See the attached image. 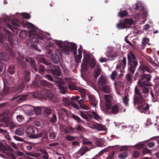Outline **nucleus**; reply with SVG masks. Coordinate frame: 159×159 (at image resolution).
Instances as JSON below:
<instances>
[{"instance_id": "nucleus-31", "label": "nucleus", "mask_w": 159, "mask_h": 159, "mask_svg": "<svg viewBox=\"0 0 159 159\" xmlns=\"http://www.w3.org/2000/svg\"><path fill=\"white\" fill-rule=\"evenodd\" d=\"M97 69L94 71V77L95 78H97L100 74L101 72V69L98 65H96Z\"/></svg>"}, {"instance_id": "nucleus-25", "label": "nucleus", "mask_w": 159, "mask_h": 159, "mask_svg": "<svg viewBox=\"0 0 159 159\" xmlns=\"http://www.w3.org/2000/svg\"><path fill=\"white\" fill-rule=\"evenodd\" d=\"M126 28H129L130 27L131 25L134 23V20L132 19L129 18L125 19L124 21Z\"/></svg>"}, {"instance_id": "nucleus-30", "label": "nucleus", "mask_w": 159, "mask_h": 159, "mask_svg": "<svg viewBox=\"0 0 159 159\" xmlns=\"http://www.w3.org/2000/svg\"><path fill=\"white\" fill-rule=\"evenodd\" d=\"M27 26L28 27L30 28V29H31L32 31H30L32 33V34H33V33L34 32L35 33V34H40V33H38L36 32L35 31V28L34 26V25L32 24L31 23L28 22L26 23Z\"/></svg>"}, {"instance_id": "nucleus-41", "label": "nucleus", "mask_w": 159, "mask_h": 159, "mask_svg": "<svg viewBox=\"0 0 159 159\" xmlns=\"http://www.w3.org/2000/svg\"><path fill=\"white\" fill-rule=\"evenodd\" d=\"M119 16L120 17H122L128 15V12L126 10H124L120 11L118 13Z\"/></svg>"}, {"instance_id": "nucleus-63", "label": "nucleus", "mask_w": 159, "mask_h": 159, "mask_svg": "<svg viewBox=\"0 0 159 159\" xmlns=\"http://www.w3.org/2000/svg\"><path fill=\"white\" fill-rule=\"evenodd\" d=\"M16 119L19 122H20L23 120L24 118L22 115H17L16 116Z\"/></svg>"}, {"instance_id": "nucleus-15", "label": "nucleus", "mask_w": 159, "mask_h": 159, "mask_svg": "<svg viewBox=\"0 0 159 159\" xmlns=\"http://www.w3.org/2000/svg\"><path fill=\"white\" fill-rule=\"evenodd\" d=\"M134 93V103L144 99L140 90L138 89L137 86H136L135 88Z\"/></svg>"}, {"instance_id": "nucleus-34", "label": "nucleus", "mask_w": 159, "mask_h": 159, "mask_svg": "<svg viewBox=\"0 0 159 159\" xmlns=\"http://www.w3.org/2000/svg\"><path fill=\"white\" fill-rule=\"evenodd\" d=\"M15 66L14 65H11L8 67V71L12 75L15 73Z\"/></svg>"}, {"instance_id": "nucleus-7", "label": "nucleus", "mask_w": 159, "mask_h": 159, "mask_svg": "<svg viewBox=\"0 0 159 159\" xmlns=\"http://www.w3.org/2000/svg\"><path fill=\"white\" fill-rule=\"evenodd\" d=\"M41 62L43 63L49 67V70L50 73L52 74L54 77L60 76L61 72L58 66L52 65L51 63L48 62L44 59L42 58L40 59Z\"/></svg>"}, {"instance_id": "nucleus-49", "label": "nucleus", "mask_w": 159, "mask_h": 159, "mask_svg": "<svg viewBox=\"0 0 159 159\" xmlns=\"http://www.w3.org/2000/svg\"><path fill=\"white\" fill-rule=\"evenodd\" d=\"M62 102L65 104V105L66 106H69L71 103V102L70 103L69 100L67 98H63L62 99Z\"/></svg>"}, {"instance_id": "nucleus-52", "label": "nucleus", "mask_w": 159, "mask_h": 159, "mask_svg": "<svg viewBox=\"0 0 159 159\" xmlns=\"http://www.w3.org/2000/svg\"><path fill=\"white\" fill-rule=\"evenodd\" d=\"M134 146L138 149H141L144 147V144L143 143H139L135 145Z\"/></svg>"}, {"instance_id": "nucleus-42", "label": "nucleus", "mask_w": 159, "mask_h": 159, "mask_svg": "<svg viewBox=\"0 0 159 159\" xmlns=\"http://www.w3.org/2000/svg\"><path fill=\"white\" fill-rule=\"evenodd\" d=\"M72 118L79 123H82L83 122L82 120H81L79 117L75 115H73Z\"/></svg>"}, {"instance_id": "nucleus-24", "label": "nucleus", "mask_w": 159, "mask_h": 159, "mask_svg": "<svg viewBox=\"0 0 159 159\" xmlns=\"http://www.w3.org/2000/svg\"><path fill=\"white\" fill-rule=\"evenodd\" d=\"M75 131L76 133H80L85 132V130L84 127L81 125H77L75 126Z\"/></svg>"}, {"instance_id": "nucleus-53", "label": "nucleus", "mask_w": 159, "mask_h": 159, "mask_svg": "<svg viewBox=\"0 0 159 159\" xmlns=\"http://www.w3.org/2000/svg\"><path fill=\"white\" fill-rule=\"evenodd\" d=\"M117 74V72L115 70L112 71L111 75V78L112 80H115Z\"/></svg>"}, {"instance_id": "nucleus-19", "label": "nucleus", "mask_w": 159, "mask_h": 159, "mask_svg": "<svg viewBox=\"0 0 159 159\" xmlns=\"http://www.w3.org/2000/svg\"><path fill=\"white\" fill-rule=\"evenodd\" d=\"M57 111L59 117H63L64 116H65L68 113V111L63 108L57 109Z\"/></svg>"}, {"instance_id": "nucleus-18", "label": "nucleus", "mask_w": 159, "mask_h": 159, "mask_svg": "<svg viewBox=\"0 0 159 159\" xmlns=\"http://www.w3.org/2000/svg\"><path fill=\"white\" fill-rule=\"evenodd\" d=\"M106 108L109 109L111 107V96L109 95H105Z\"/></svg>"}, {"instance_id": "nucleus-61", "label": "nucleus", "mask_w": 159, "mask_h": 159, "mask_svg": "<svg viewBox=\"0 0 159 159\" xmlns=\"http://www.w3.org/2000/svg\"><path fill=\"white\" fill-rule=\"evenodd\" d=\"M96 65V62L95 61L93 60L91 61L90 64V66L91 68L93 69L95 67Z\"/></svg>"}, {"instance_id": "nucleus-1", "label": "nucleus", "mask_w": 159, "mask_h": 159, "mask_svg": "<svg viewBox=\"0 0 159 159\" xmlns=\"http://www.w3.org/2000/svg\"><path fill=\"white\" fill-rule=\"evenodd\" d=\"M0 20V24L1 28H2L5 34H3L0 33V42L2 43L4 40L6 39L8 41L11 47H13L14 43L13 41V35L10 31L5 28V27L9 28L14 32V30H19L20 26L17 23L14 21H12L11 25L9 24L8 22L10 20V19L8 17L1 19Z\"/></svg>"}, {"instance_id": "nucleus-21", "label": "nucleus", "mask_w": 159, "mask_h": 159, "mask_svg": "<svg viewBox=\"0 0 159 159\" xmlns=\"http://www.w3.org/2000/svg\"><path fill=\"white\" fill-rule=\"evenodd\" d=\"M64 132L65 134L68 133L73 134L74 133H76V132L75 131V128L70 125L66 127L64 129Z\"/></svg>"}, {"instance_id": "nucleus-55", "label": "nucleus", "mask_w": 159, "mask_h": 159, "mask_svg": "<svg viewBox=\"0 0 159 159\" xmlns=\"http://www.w3.org/2000/svg\"><path fill=\"white\" fill-rule=\"evenodd\" d=\"M21 14L22 17L25 19H29L30 18V15L26 13H23Z\"/></svg>"}, {"instance_id": "nucleus-60", "label": "nucleus", "mask_w": 159, "mask_h": 159, "mask_svg": "<svg viewBox=\"0 0 159 159\" xmlns=\"http://www.w3.org/2000/svg\"><path fill=\"white\" fill-rule=\"evenodd\" d=\"M49 136L50 139H52L56 137V134L53 132H51L49 134Z\"/></svg>"}, {"instance_id": "nucleus-38", "label": "nucleus", "mask_w": 159, "mask_h": 159, "mask_svg": "<svg viewBox=\"0 0 159 159\" xmlns=\"http://www.w3.org/2000/svg\"><path fill=\"white\" fill-rule=\"evenodd\" d=\"M58 87L61 93L63 94L65 93L67 89V87L63 86L61 85H59Z\"/></svg>"}, {"instance_id": "nucleus-62", "label": "nucleus", "mask_w": 159, "mask_h": 159, "mask_svg": "<svg viewBox=\"0 0 159 159\" xmlns=\"http://www.w3.org/2000/svg\"><path fill=\"white\" fill-rule=\"evenodd\" d=\"M44 112L47 115H50L52 112V111L51 109L48 108H46L44 110Z\"/></svg>"}, {"instance_id": "nucleus-40", "label": "nucleus", "mask_w": 159, "mask_h": 159, "mask_svg": "<svg viewBox=\"0 0 159 159\" xmlns=\"http://www.w3.org/2000/svg\"><path fill=\"white\" fill-rule=\"evenodd\" d=\"M38 72L40 74H43L45 72V68L42 64H40L38 68Z\"/></svg>"}, {"instance_id": "nucleus-5", "label": "nucleus", "mask_w": 159, "mask_h": 159, "mask_svg": "<svg viewBox=\"0 0 159 159\" xmlns=\"http://www.w3.org/2000/svg\"><path fill=\"white\" fill-rule=\"evenodd\" d=\"M25 61L30 63V67L32 70L37 71L38 70V67L36 62L32 58L28 57L25 59L21 56H19L17 59V62L19 66L23 68H25L27 66Z\"/></svg>"}, {"instance_id": "nucleus-37", "label": "nucleus", "mask_w": 159, "mask_h": 159, "mask_svg": "<svg viewBox=\"0 0 159 159\" xmlns=\"http://www.w3.org/2000/svg\"><path fill=\"white\" fill-rule=\"evenodd\" d=\"M128 155L127 152L124 151L122 152L119 155V157L121 159H123L126 158Z\"/></svg>"}, {"instance_id": "nucleus-23", "label": "nucleus", "mask_w": 159, "mask_h": 159, "mask_svg": "<svg viewBox=\"0 0 159 159\" xmlns=\"http://www.w3.org/2000/svg\"><path fill=\"white\" fill-rule=\"evenodd\" d=\"M81 68L83 70L86 71L89 69L88 61L87 60H83V62L81 65Z\"/></svg>"}, {"instance_id": "nucleus-4", "label": "nucleus", "mask_w": 159, "mask_h": 159, "mask_svg": "<svg viewBox=\"0 0 159 159\" xmlns=\"http://www.w3.org/2000/svg\"><path fill=\"white\" fill-rule=\"evenodd\" d=\"M30 39L31 44L35 45L37 43H44L47 42L46 36L42 33H40L39 34H35V33H33V34H32L30 31L29 32L24 30H21L19 34V37L22 39L26 38L27 35Z\"/></svg>"}, {"instance_id": "nucleus-32", "label": "nucleus", "mask_w": 159, "mask_h": 159, "mask_svg": "<svg viewBox=\"0 0 159 159\" xmlns=\"http://www.w3.org/2000/svg\"><path fill=\"white\" fill-rule=\"evenodd\" d=\"M40 83L41 85L44 87H47L49 88L51 86V83L45 80H40Z\"/></svg>"}, {"instance_id": "nucleus-44", "label": "nucleus", "mask_w": 159, "mask_h": 159, "mask_svg": "<svg viewBox=\"0 0 159 159\" xmlns=\"http://www.w3.org/2000/svg\"><path fill=\"white\" fill-rule=\"evenodd\" d=\"M96 128L98 130H103L105 129V126L98 124H97L96 125Z\"/></svg>"}, {"instance_id": "nucleus-11", "label": "nucleus", "mask_w": 159, "mask_h": 159, "mask_svg": "<svg viewBox=\"0 0 159 159\" xmlns=\"http://www.w3.org/2000/svg\"><path fill=\"white\" fill-rule=\"evenodd\" d=\"M13 151V149L10 146L6 147L3 144L0 143V151H2L3 153L8 155L12 159H15V155L12 152Z\"/></svg>"}, {"instance_id": "nucleus-12", "label": "nucleus", "mask_w": 159, "mask_h": 159, "mask_svg": "<svg viewBox=\"0 0 159 159\" xmlns=\"http://www.w3.org/2000/svg\"><path fill=\"white\" fill-rule=\"evenodd\" d=\"M43 96L44 97L49 99L52 102H55L57 101V98L53 93L49 90H46L43 91L42 93Z\"/></svg>"}, {"instance_id": "nucleus-57", "label": "nucleus", "mask_w": 159, "mask_h": 159, "mask_svg": "<svg viewBox=\"0 0 159 159\" xmlns=\"http://www.w3.org/2000/svg\"><path fill=\"white\" fill-rule=\"evenodd\" d=\"M139 153L137 150H134L133 153V156L136 158H138L139 156Z\"/></svg>"}, {"instance_id": "nucleus-26", "label": "nucleus", "mask_w": 159, "mask_h": 159, "mask_svg": "<svg viewBox=\"0 0 159 159\" xmlns=\"http://www.w3.org/2000/svg\"><path fill=\"white\" fill-rule=\"evenodd\" d=\"M84 101H83V100H79L78 101V103L80 105V108L86 110L89 109V107L84 103Z\"/></svg>"}, {"instance_id": "nucleus-10", "label": "nucleus", "mask_w": 159, "mask_h": 159, "mask_svg": "<svg viewBox=\"0 0 159 159\" xmlns=\"http://www.w3.org/2000/svg\"><path fill=\"white\" fill-rule=\"evenodd\" d=\"M134 103V105H138L137 108L141 111V112L146 111L149 109V105L148 103L145 102L144 98Z\"/></svg>"}, {"instance_id": "nucleus-47", "label": "nucleus", "mask_w": 159, "mask_h": 159, "mask_svg": "<svg viewBox=\"0 0 159 159\" xmlns=\"http://www.w3.org/2000/svg\"><path fill=\"white\" fill-rule=\"evenodd\" d=\"M125 67H124V66L123 64H118L116 66V69H120V71L121 72H123V70H124V69Z\"/></svg>"}, {"instance_id": "nucleus-14", "label": "nucleus", "mask_w": 159, "mask_h": 159, "mask_svg": "<svg viewBox=\"0 0 159 159\" xmlns=\"http://www.w3.org/2000/svg\"><path fill=\"white\" fill-rule=\"evenodd\" d=\"M31 97L29 94L16 95L14 96L11 99V101H15L19 102H21L23 101H25Z\"/></svg>"}, {"instance_id": "nucleus-43", "label": "nucleus", "mask_w": 159, "mask_h": 159, "mask_svg": "<svg viewBox=\"0 0 159 159\" xmlns=\"http://www.w3.org/2000/svg\"><path fill=\"white\" fill-rule=\"evenodd\" d=\"M50 121L52 123H55L57 122V117L55 114H52V117L50 118Z\"/></svg>"}, {"instance_id": "nucleus-36", "label": "nucleus", "mask_w": 159, "mask_h": 159, "mask_svg": "<svg viewBox=\"0 0 159 159\" xmlns=\"http://www.w3.org/2000/svg\"><path fill=\"white\" fill-rule=\"evenodd\" d=\"M15 134L19 135H22L24 134V129L22 128L17 129L15 131Z\"/></svg>"}, {"instance_id": "nucleus-46", "label": "nucleus", "mask_w": 159, "mask_h": 159, "mask_svg": "<svg viewBox=\"0 0 159 159\" xmlns=\"http://www.w3.org/2000/svg\"><path fill=\"white\" fill-rule=\"evenodd\" d=\"M68 88L69 89L72 90H76L75 89H76L77 87L76 86L75 84L73 83H70L68 84Z\"/></svg>"}, {"instance_id": "nucleus-27", "label": "nucleus", "mask_w": 159, "mask_h": 159, "mask_svg": "<svg viewBox=\"0 0 159 159\" xmlns=\"http://www.w3.org/2000/svg\"><path fill=\"white\" fill-rule=\"evenodd\" d=\"M98 81L99 85L103 86L106 84L107 80L106 78L101 76L99 78Z\"/></svg>"}, {"instance_id": "nucleus-20", "label": "nucleus", "mask_w": 159, "mask_h": 159, "mask_svg": "<svg viewBox=\"0 0 159 159\" xmlns=\"http://www.w3.org/2000/svg\"><path fill=\"white\" fill-rule=\"evenodd\" d=\"M88 98L92 105L95 107H96L97 101L94 95L92 94L89 95H88Z\"/></svg>"}, {"instance_id": "nucleus-48", "label": "nucleus", "mask_w": 159, "mask_h": 159, "mask_svg": "<svg viewBox=\"0 0 159 159\" xmlns=\"http://www.w3.org/2000/svg\"><path fill=\"white\" fill-rule=\"evenodd\" d=\"M76 141H72L71 143V145L74 147L78 146H80V139L79 138H77Z\"/></svg>"}, {"instance_id": "nucleus-59", "label": "nucleus", "mask_w": 159, "mask_h": 159, "mask_svg": "<svg viewBox=\"0 0 159 159\" xmlns=\"http://www.w3.org/2000/svg\"><path fill=\"white\" fill-rule=\"evenodd\" d=\"M80 98V97L79 96H73L71 98V101H73V102H75V101H76L78 102V101H79L78 100Z\"/></svg>"}, {"instance_id": "nucleus-33", "label": "nucleus", "mask_w": 159, "mask_h": 159, "mask_svg": "<svg viewBox=\"0 0 159 159\" xmlns=\"http://www.w3.org/2000/svg\"><path fill=\"white\" fill-rule=\"evenodd\" d=\"M89 149L87 147H82L79 151V153L81 155H84L86 152L89 151Z\"/></svg>"}, {"instance_id": "nucleus-3", "label": "nucleus", "mask_w": 159, "mask_h": 159, "mask_svg": "<svg viewBox=\"0 0 159 159\" xmlns=\"http://www.w3.org/2000/svg\"><path fill=\"white\" fill-rule=\"evenodd\" d=\"M128 61V71L129 72L126 75V79L127 81L132 83V77L135 72V70L138 65V59L132 51H129L127 54Z\"/></svg>"}, {"instance_id": "nucleus-16", "label": "nucleus", "mask_w": 159, "mask_h": 159, "mask_svg": "<svg viewBox=\"0 0 159 159\" xmlns=\"http://www.w3.org/2000/svg\"><path fill=\"white\" fill-rule=\"evenodd\" d=\"M1 121L3 122L6 126H8L12 125L11 119L8 116H3L0 119Z\"/></svg>"}, {"instance_id": "nucleus-54", "label": "nucleus", "mask_w": 159, "mask_h": 159, "mask_svg": "<svg viewBox=\"0 0 159 159\" xmlns=\"http://www.w3.org/2000/svg\"><path fill=\"white\" fill-rule=\"evenodd\" d=\"M6 84L8 85H11L13 83V81L12 78H9L6 80Z\"/></svg>"}, {"instance_id": "nucleus-8", "label": "nucleus", "mask_w": 159, "mask_h": 159, "mask_svg": "<svg viewBox=\"0 0 159 159\" xmlns=\"http://www.w3.org/2000/svg\"><path fill=\"white\" fill-rule=\"evenodd\" d=\"M30 71L26 70H25L24 76V82L21 84L13 88L12 90V92L18 93L21 92L26 86V84L25 82H28L30 80Z\"/></svg>"}, {"instance_id": "nucleus-22", "label": "nucleus", "mask_w": 159, "mask_h": 159, "mask_svg": "<svg viewBox=\"0 0 159 159\" xmlns=\"http://www.w3.org/2000/svg\"><path fill=\"white\" fill-rule=\"evenodd\" d=\"M51 59L52 62L55 63H60V58L58 55L53 54H52Z\"/></svg>"}, {"instance_id": "nucleus-56", "label": "nucleus", "mask_w": 159, "mask_h": 159, "mask_svg": "<svg viewBox=\"0 0 159 159\" xmlns=\"http://www.w3.org/2000/svg\"><path fill=\"white\" fill-rule=\"evenodd\" d=\"M92 114L94 118L96 120H98L100 118V116L97 114L96 112L93 111L92 112Z\"/></svg>"}, {"instance_id": "nucleus-39", "label": "nucleus", "mask_w": 159, "mask_h": 159, "mask_svg": "<svg viewBox=\"0 0 159 159\" xmlns=\"http://www.w3.org/2000/svg\"><path fill=\"white\" fill-rule=\"evenodd\" d=\"M117 27L120 29H124L126 28V26H125L124 22H120L118 23L116 25Z\"/></svg>"}, {"instance_id": "nucleus-17", "label": "nucleus", "mask_w": 159, "mask_h": 159, "mask_svg": "<svg viewBox=\"0 0 159 159\" xmlns=\"http://www.w3.org/2000/svg\"><path fill=\"white\" fill-rule=\"evenodd\" d=\"M56 43L60 48H63L68 47L71 43H69L67 41H62L61 40L56 41Z\"/></svg>"}, {"instance_id": "nucleus-9", "label": "nucleus", "mask_w": 159, "mask_h": 159, "mask_svg": "<svg viewBox=\"0 0 159 159\" xmlns=\"http://www.w3.org/2000/svg\"><path fill=\"white\" fill-rule=\"evenodd\" d=\"M77 46L74 43H71L68 47L62 48V53L66 55H69L70 52L73 53L74 56L77 55Z\"/></svg>"}, {"instance_id": "nucleus-51", "label": "nucleus", "mask_w": 159, "mask_h": 159, "mask_svg": "<svg viewBox=\"0 0 159 159\" xmlns=\"http://www.w3.org/2000/svg\"><path fill=\"white\" fill-rule=\"evenodd\" d=\"M77 138L76 137L71 136L70 135H68L66 137V139L68 141H72L76 139Z\"/></svg>"}, {"instance_id": "nucleus-29", "label": "nucleus", "mask_w": 159, "mask_h": 159, "mask_svg": "<svg viewBox=\"0 0 159 159\" xmlns=\"http://www.w3.org/2000/svg\"><path fill=\"white\" fill-rule=\"evenodd\" d=\"M0 59L7 61L9 59L8 55L4 52H0Z\"/></svg>"}, {"instance_id": "nucleus-50", "label": "nucleus", "mask_w": 159, "mask_h": 159, "mask_svg": "<svg viewBox=\"0 0 159 159\" xmlns=\"http://www.w3.org/2000/svg\"><path fill=\"white\" fill-rule=\"evenodd\" d=\"M33 107V109L34 112L36 113V114H39L41 113V108L39 107Z\"/></svg>"}, {"instance_id": "nucleus-35", "label": "nucleus", "mask_w": 159, "mask_h": 159, "mask_svg": "<svg viewBox=\"0 0 159 159\" xmlns=\"http://www.w3.org/2000/svg\"><path fill=\"white\" fill-rule=\"evenodd\" d=\"M103 91L106 93H110L111 92V88L109 85L103 86L102 87Z\"/></svg>"}, {"instance_id": "nucleus-6", "label": "nucleus", "mask_w": 159, "mask_h": 159, "mask_svg": "<svg viewBox=\"0 0 159 159\" xmlns=\"http://www.w3.org/2000/svg\"><path fill=\"white\" fill-rule=\"evenodd\" d=\"M26 133L29 135V138L33 139H39L42 137V139H46L48 138L47 133L43 131L38 132L35 134L34 129L31 127L28 126L25 129Z\"/></svg>"}, {"instance_id": "nucleus-2", "label": "nucleus", "mask_w": 159, "mask_h": 159, "mask_svg": "<svg viewBox=\"0 0 159 159\" xmlns=\"http://www.w3.org/2000/svg\"><path fill=\"white\" fill-rule=\"evenodd\" d=\"M149 72L148 67L144 65H141L136 72L134 76V80H137L139 78L138 84L142 87L148 85V82L149 81L151 77L150 74H146L144 73L145 71Z\"/></svg>"}, {"instance_id": "nucleus-13", "label": "nucleus", "mask_w": 159, "mask_h": 159, "mask_svg": "<svg viewBox=\"0 0 159 159\" xmlns=\"http://www.w3.org/2000/svg\"><path fill=\"white\" fill-rule=\"evenodd\" d=\"M102 111L107 114L112 113L113 114H116L119 112V107L118 105L115 104L110 108L109 109L105 108L102 109Z\"/></svg>"}, {"instance_id": "nucleus-28", "label": "nucleus", "mask_w": 159, "mask_h": 159, "mask_svg": "<svg viewBox=\"0 0 159 159\" xmlns=\"http://www.w3.org/2000/svg\"><path fill=\"white\" fill-rule=\"evenodd\" d=\"M80 115L83 118L85 119L86 120H88L90 115L87 112L80 111Z\"/></svg>"}, {"instance_id": "nucleus-64", "label": "nucleus", "mask_w": 159, "mask_h": 159, "mask_svg": "<svg viewBox=\"0 0 159 159\" xmlns=\"http://www.w3.org/2000/svg\"><path fill=\"white\" fill-rule=\"evenodd\" d=\"M142 92L145 95H148V93L149 92V90L148 88H145L143 89Z\"/></svg>"}, {"instance_id": "nucleus-45", "label": "nucleus", "mask_w": 159, "mask_h": 159, "mask_svg": "<svg viewBox=\"0 0 159 159\" xmlns=\"http://www.w3.org/2000/svg\"><path fill=\"white\" fill-rule=\"evenodd\" d=\"M95 144L98 146L101 147L102 145V140L101 139H97L95 142Z\"/></svg>"}, {"instance_id": "nucleus-58", "label": "nucleus", "mask_w": 159, "mask_h": 159, "mask_svg": "<svg viewBox=\"0 0 159 159\" xmlns=\"http://www.w3.org/2000/svg\"><path fill=\"white\" fill-rule=\"evenodd\" d=\"M71 104L73 107L76 108V109H79V108H80V107H79V105L75 103V102H73V101H71Z\"/></svg>"}]
</instances>
